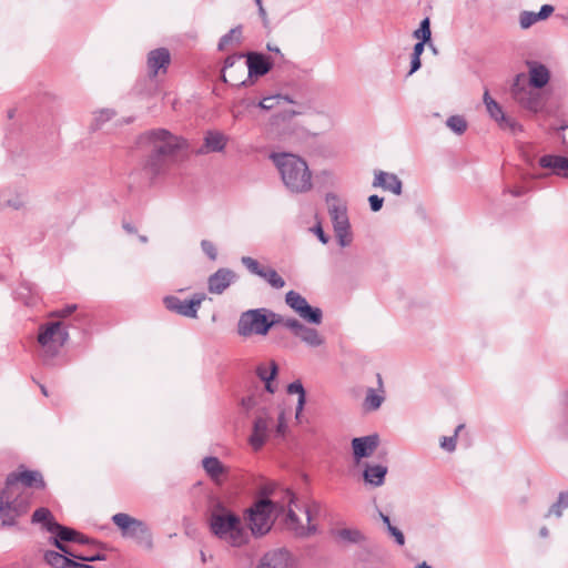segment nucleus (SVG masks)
Here are the masks:
<instances>
[{"label": "nucleus", "mask_w": 568, "mask_h": 568, "mask_svg": "<svg viewBox=\"0 0 568 568\" xmlns=\"http://www.w3.org/2000/svg\"><path fill=\"white\" fill-rule=\"evenodd\" d=\"M241 406L245 415L253 418L248 444L255 452L262 449L271 436L285 438L288 430L285 412L281 410L275 422L272 402L263 393L243 397Z\"/></svg>", "instance_id": "f257e3e1"}, {"label": "nucleus", "mask_w": 568, "mask_h": 568, "mask_svg": "<svg viewBox=\"0 0 568 568\" xmlns=\"http://www.w3.org/2000/svg\"><path fill=\"white\" fill-rule=\"evenodd\" d=\"M209 528L214 537L234 548L246 545L250 539L241 517L217 498L211 501Z\"/></svg>", "instance_id": "f03ea898"}, {"label": "nucleus", "mask_w": 568, "mask_h": 568, "mask_svg": "<svg viewBox=\"0 0 568 568\" xmlns=\"http://www.w3.org/2000/svg\"><path fill=\"white\" fill-rule=\"evenodd\" d=\"M270 159L276 166L285 187L296 194L312 190V172L306 161L293 153H271Z\"/></svg>", "instance_id": "7ed1b4c3"}, {"label": "nucleus", "mask_w": 568, "mask_h": 568, "mask_svg": "<svg viewBox=\"0 0 568 568\" xmlns=\"http://www.w3.org/2000/svg\"><path fill=\"white\" fill-rule=\"evenodd\" d=\"M31 494L24 488H14L12 483H6L0 493V518L3 527L17 524L19 517L30 508Z\"/></svg>", "instance_id": "20e7f679"}, {"label": "nucleus", "mask_w": 568, "mask_h": 568, "mask_svg": "<svg viewBox=\"0 0 568 568\" xmlns=\"http://www.w3.org/2000/svg\"><path fill=\"white\" fill-rule=\"evenodd\" d=\"M150 148L174 161L179 151L186 148L185 141L165 129L151 130L141 136Z\"/></svg>", "instance_id": "39448f33"}, {"label": "nucleus", "mask_w": 568, "mask_h": 568, "mask_svg": "<svg viewBox=\"0 0 568 568\" xmlns=\"http://www.w3.org/2000/svg\"><path fill=\"white\" fill-rule=\"evenodd\" d=\"M112 521L121 530L124 538L135 539L139 545L148 549L152 548V534L144 521L131 517L125 513L113 515Z\"/></svg>", "instance_id": "423d86ee"}, {"label": "nucleus", "mask_w": 568, "mask_h": 568, "mask_svg": "<svg viewBox=\"0 0 568 568\" xmlns=\"http://www.w3.org/2000/svg\"><path fill=\"white\" fill-rule=\"evenodd\" d=\"M69 333L62 329L61 322H50L39 328L38 342L43 347V361L47 363L59 352V348L68 341Z\"/></svg>", "instance_id": "0eeeda50"}, {"label": "nucleus", "mask_w": 568, "mask_h": 568, "mask_svg": "<svg viewBox=\"0 0 568 568\" xmlns=\"http://www.w3.org/2000/svg\"><path fill=\"white\" fill-rule=\"evenodd\" d=\"M268 331L267 308L260 307L248 310L241 314L237 322V334L240 336L266 335Z\"/></svg>", "instance_id": "6e6552de"}, {"label": "nucleus", "mask_w": 568, "mask_h": 568, "mask_svg": "<svg viewBox=\"0 0 568 568\" xmlns=\"http://www.w3.org/2000/svg\"><path fill=\"white\" fill-rule=\"evenodd\" d=\"M273 510L274 504L266 498L257 500L247 509V521L253 535L263 536L271 529Z\"/></svg>", "instance_id": "1a4fd4ad"}, {"label": "nucleus", "mask_w": 568, "mask_h": 568, "mask_svg": "<svg viewBox=\"0 0 568 568\" xmlns=\"http://www.w3.org/2000/svg\"><path fill=\"white\" fill-rule=\"evenodd\" d=\"M526 83L525 73H519L515 77L514 83L510 89L513 99L521 106L530 111H537L540 108V95L529 88Z\"/></svg>", "instance_id": "9d476101"}, {"label": "nucleus", "mask_w": 568, "mask_h": 568, "mask_svg": "<svg viewBox=\"0 0 568 568\" xmlns=\"http://www.w3.org/2000/svg\"><path fill=\"white\" fill-rule=\"evenodd\" d=\"M294 503H295V497L292 493H290V509L287 511V516H286V520H285L287 529L293 531L298 537H308V536L315 534L317 531V527L315 525H312L311 521H312L313 513L320 511V504L313 503L312 507L305 509L307 526H304L301 524L296 513L291 507V505Z\"/></svg>", "instance_id": "9b49d317"}, {"label": "nucleus", "mask_w": 568, "mask_h": 568, "mask_svg": "<svg viewBox=\"0 0 568 568\" xmlns=\"http://www.w3.org/2000/svg\"><path fill=\"white\" fill-rule=\"evenodd\" d=\"M204 300L205 294L196 293L189 301L181 300L173 295L165 296L163 303L165 307L171 312H174L184 317L196 318L199 308L201 307V304Z\"/></svg>", "instance_id": "f8f14e48"}, {"label": "nucleus", "mask_w": 568, "mask_h": 568, "mask_svg": "<svg viewBox=\"0 0 568 568\" xmlns=\"http://www.w3.org/2000/svg\"><path fill=\"white\" fill-rule=\"evenodd\" d=\"M241 262L251 274L263 278L273 288L281 290L285 286L284 278L277 273L275 268L271 266H262L255 258L251 256H243Z\"/></svg>", "instance_id": "ddd939ff"}, {"label": "nucleus", "mask_w": 568, "mask_h": 568, "mask_svg": "<svg viewBox=\"0 0 568 568\" xmlns=\"http://www.w3.org/2000/svg\"><path fill=\"white\" fill-rule=\"evenodd\" d=\"M48 531L53 534V536L49 538V542L51 545H53L57 549L71 557L74 556L70 548L64 545V542L74 541L79 536V531L70 527L63 526L58 521L50 523Z\"/></svg>", "instance_id": "4468645a"}, {"label": "nucleus", "mask_w": 568, "mask_h": 568, "mask_svg": "<svg viewBox=\"0 0 568 568\" xmlns=\"http://www.w3.org/2000/svg\"><path fill=\"white\" fill-rule=\"evenodd\" d=\"M243 54L229 55L224 61L222 80L231 85H246V80H242L245 74V65L241 63Z\"/></svg>", "instance_id": "2eb2a0df"}, {"label": "nucleus", "mask_w": 568, "mask_h": 568, "mask_svg": "<svg viewBox=\"0 0 568 568\" xmlns=\"http://www.w3.org/2000/svg\"><path fill=\"white\" fill-rule=\"evenodd\" d=\"M484 103L489 115L498 122L501 129H507L513 133L521 130V125L518 122L504 113L501 106L490 97L488 90L484 92Z\"/></svg>", "instance_id": "dca6fc26"}, {"label": "nucleus", "mask_w": 568, "mask_h": 568, "mask_svg": "<svg viewBox=\"0 0 568 568\" xmlns=\"http://www.w3.org/2000/svg\"><path fill=\"white\" fill-rule=\"evenodd\" d=\"M236 280V273L231 268H219L207 278V290L212 294L224 293Z\"/></svg>", "instance_id": "f3484780"}, {"label": "nucleus", "mask_w": 568, "mask_h": 568, "mask_svg": "<svg viewBox=\"0 0 568 568\" xmlns=\"http://www.w3.org/2000/svg\"><path fill=\"white\" fill-rule=\"evenodd\" d=\"M6 483H12L14 488L37 487L44 488L45 484L42 475L36 470H23L20 473H11L8 475Z\"/></svg>", "instance_id": "a211bd4d"}, {"label": "nucleus", "mask_w": 568, "mask_h": 568, "mask_svg": "<svg viewBox=\"0 0 568 568\" xmlns=\"http://www.w3.org/2000/svg\"><path fill=\"white\" fill-rule=\"evenodd\" d=\"M379 444L378 435H368L363 437H355L352 440L353 455L356 463L361 459L371 457Z\"/></svg>", "instance_id": "6ab92c4d"}, {"label": "nucleus", "mask_w": 568, "mask_h": 568, "mask_svg": "<svg viewBox=\"0 0 568 568\" xmlns=\"http://www.w3.org/2000/svg\"><path fill=\"white\" fill-rule=\"evenodd\" d=\"M246 68L247 77H262L265 75L272 69L271 59L258 52H250L246 54Z\"/></svg>", "instance_id": "aec40b11"}, {"label": "nucleus", "mask_w": 568, "mask_h": 568, "mask_svg": "<svg viewBox=\"0 0 568 568\" xmlns=\"http://www.w3.org/2000/svg\"><path fill=\"white\" fill-rule=\"evenodd\" d=\"M170 61L171 55L168 49L159 48L150 51L146 61L150 75L155 77L160 71L165 72Z\"/></svg>", "instance_id": "412c9836"}, {"label": "nucleus", "mask_w": 568, "mask_h": 568, "mask_svg": "<svg viewBox=\"0 0 568 568\" xmlns=\"http://www.w3.org/2000/svg\"><path fill=\"white\" fill-rule=\"evenodd\" d=\"M374 175V187H382L383 190L389 191L395 195L402 194L403 183L396 174L378 170L375 171Z\"/></svg>", "instance_id": "4be33fe9"}, {"label": "nucleus", "mask_w": 568, "mask_h": 568, "mask_svg": "<svg viewBox=\"0 0 568 568\" xmlns=\"http://www.w3.org/2000/svg\"><path fill=\"white\" fill-rule=\"evenodd\" d=\"M388 468L382 464L365 463L363 469V479L371 487H381L385 483Z\"/></svg>", "instance_id": "5701e85b"}, {"label": "nucleus", "mask_w": 568, "mask_h": 568, "mask_svg": "<svg viewBox=\"0 0 568 568\" xmlns=\"http://www.w3.org/2000/svg\"><path fill=\"white\" fill-rule=\"evenodd\" d=\"M290 552L285 549H277L265 554L256 568H288Z\"/></svg>", "instance_id": "b1692460"}, {"label": "nucleus", "mask_w": 568, "mask_h": 568, "mask_svg": "<svg viewBox=\"0 0 568 568\" xmlns=\"http://www.w3.org/2000/svg\"><path fill=\"white\" fill-rule=\"evenodd\" d=\"M527 65L529 68L528 84L535 89L544 88L550 79V73L547 67L534 61H528Z\"/></svg>", "instance_id": "393cba45"}, {"label": "nucleus", "mask_w": 568, "mask_h": 568, "mask_svg": "<svg viewBox=\"0 0 568 568\" xmlns=\"http://www.w3.org/2000/svg\"><path fill=\"white\" fill-rule=\"evenodd\" d=\"M278 372V367L275 361H271L267 363H261L256 367V375L261 381L265 383L266 392L274 394L276 390V386L273 384Z\"/></svg>", "instance_id": "a878e982"}, {"label": "nucleus", "mask_w": 568, "mask_h": 568, "mask_svg": "<svg viewBox=\"0 0 568 568\" xmlns=\"http://www.w3.org/2000/svg\"><path fill=\"white\" fill-rule=\"evenodd\" d=\"M378 390L374 388H367L366 396L363 403V407L367 412L377 410L385 400L383 379L381 374H377Z\"/></svg>", "instance_id": "bb28decb"}, {"label": "nucleus", "mask_w": 568, "mask_h": 568, "mask_svg": "<svg viewBox=\"0 0 568 568\" xmlns=\"http://www.w3.org/2000/svg\"><path fill=\"white\" fill-rule=\"evenodd\" d=\"M169 158L160 154L151 148V152L145 161L144 169L152 175L163 173L172 163Z\"/></svg>", "instance_id": "cd10ccee"}, {"label": "nucleus", "mask_w": 568, "mask_h": 568, "mask_svg": "<svg viewBox=\"0 0 568 568\" xmlns=\"http://www.w3.org/2000/svg\"><path fill=\"white\" fill-rule=\"evenodd\" d=\"M227 138L223 133L219 131H209L205 134L204 144L200 152H221L224 150Z\"/></svg>", "instance_id": "c85d7f7f"}, {"label": "nucleus", "mask_w": 568, "mask_h": 568, "mask_svg": "<svg viewBox=\"0 0 568 568\" xmlns=\"http://www.w3.org/2000/svg\"><path fill=\"white\" fill-rule=\"evenodd\" d=\"M568 158L547 154L539 159V165L544 169H549L551 173L564 178L565 169H567Z\"/></svg>", "instance_id": "c756f323"}, {"label": "nucleus", "mask_w": 568, "mask_h": 568, "mask_svg": "<svg viewBox=\"0 0 568 568\" xmlns=\"http://www.w3.org/2000/svg\"><path fill=\"white\" fill-rule=\"evenodd\" d=\"M70 557L60 550H47L43 556L45 562L53 568H72L73 559Z\"/></svg>", "instance_id": "7c9ffc66"}, {"label": "nucleus", "mask_w": 568, "mask_h": 568, "mask_svg": "<svg viewBox=\"0 0 568 568\" xmlns=\"http://www.w3.org/2000/svg\"><path fill=\"white\" fill-rule=\"evenodd\" d=\"M24 205L23 197L20 193L11 190H3L0 193V211L10 207L13 210H20Z\"/></svg>", "instance_id": "2f4dec72"}, {"label": "nucleus", "mask_w": 568, "mask_h": 568, "mask_svg": "<svg viewBox=\"0 0 568 568\" xmlns=\"http://www.w3.org/2000/svg\"><path fill=\"white\" fill-rule=\"evenodd\" d=\"M202 465L206 474L216 483L220 481V477L225 473V467L216 457H205L202 460Z\"/></svg>", "instance_id": "473e14b6"}, {"label": "nucleus", "mask_w": 568, "mask_h": 568, "mask_svg": "<svg viewBox=\"0 0 568 568\" xmlns=\"http://www.w3.org/2000/svg\"><path fill=\"white\" fill-rule=\"evenodd\" d=\"M302 342L311 347H318L324 344V338L312 327L304 325L296 335Z\"/></svg>", "instance_id": "72a5a7b5"}, {"label": "nucleus", "mask_w": 568, "mask_h": 568, "mask_svg": "<svg viewBox=\"0 0 568 568\" xmlns=\"http://www.w3.org/2000/svg\"><path fill=\"white\" fill-rule=\"evenodd\" d=\"M296 314L310 324L318 325L323 320V312L320 307H313L310 304L296 312Z\"/></svg>", "instance_id": "f704fd0d"}, {"label": "nucleus", "mask_w": 568, "mask_h": 568, "mask_svg": "<svg viewBox=\"0 0 568 568\" xmlns=\"http://www.w3.org/2000/svg\"><path fill=\"white\" fill-rule=\"evenodd\" d=\"M287 393L298 395L297 405H296V416H295L296 419H298L303 412L304 405L306 403V393L303 387V384L300 381H295V382L291 383L287 386Z\"/></svg>", "instance_id": "c9c22d12"}, {"label": "nucleus", "mask_w": 568, "mask_h": 568, "mask_svg": "<svg viewBox=\"0 0 568 568\" xmlns=\"http://www.w3.org/2000/svg\"><path fill=\"white\" fill-rule=\"evenodd\" d=\"M242 38V27L237 26L231 29L226 34H224L217 44L219 50H225L232 44H240Z\"/></svg>", "instance_id": "e433bc0d"}, {"label": "nucleus", "mask_w": 568, "mask_h": 568, "mask_svg": "<svg viewBox=\"0 0 568 568\" xmlns=\"http://www.w3.org/2000/svg\"><path fill=\"white\" fill-rule=\"evenodd\" d=\"M52 521L57 520L54 519L52 513L45 507H40L36 509L31 517L32 524H41L42 528L45 529L47 531L48 527H50V523Z\"/></svg>", "instance_id": "4c0bfd02"}, {"label": "nucleus", "mask_w": 568, "mask_h": 568, "mask_svg": "<svg viewBox=\"0 0 568 568\" xmlns=\"http://www.w3.org/2000/svg\"><path fill=\"white\" fill-rule=\"evenodd\" d=\"M326 203L328 206V214L331 216V220L337 217V215H343L347 213L346 205L343 204L335 194H327Z\"/></svg>", "instance_id": "58836bf2"}, {"label": "nucleus", "mask_w": 568, "mask_h": 568, "mask_svg": "<svg viewBox=\"0 0 568 568\" xmlns=\"http://www.w3.org/2000/svg\"><path fill=\"white\" fill-rule=\"evenodd\" d=\"M282 103H293V101L287 95L275 94L263 98L257 103V106H260L263 110H272L275 106L281 105Z\"/></svg>", "instance_id": "ea45409f"}, {"label": "nucleus", "mask_w": 568, "mask_h": 568, "mask_svg": "<svg viewBox=\"0 0 568 568\" xmlns=\"http://www.w3.org/2000/svg\"><path fill=\"white\" fill-rule=\"evenodd\" d=\"M337 536L347 542L359 544L366 540V537L358 529L343 528L337 531Z\"/></svg>", "instance_id": "a19ab883"}, {"label": "nucleus", "mask_w": 568, "mask_h": 568, "mask_svg": "<svg viewBox=\"0 0 568 568\" xmlns=\"http://www.w3.org/2000/svg\"><path fill=\"white\" fill-rule=\"evenodd\" d=\"M285 302L295 313L308 304L306 298L295 291L286 293Z\"/></svg>", "instance_id": "79ce46f5"}, {"label": "nucleus", "mask_w": 568, "mask_h": 568, "mask_svg": "<svg viewBox=\"0 0 568 568\" xmlns=\"http://www.w3.org/2000/svg\"><path fill=\"white\" fill-rule=\"evenodd\" d=\"M413 37L422 42H429L432 39L430 20L428 17L422 20L419 28L413 32Z\"/></svg>", "instance_id": "37998d69"}, {"label": "nucleus", "mask_w": 568, "mask_h": 568, "mask_svg": "<svg viewBox=\"0 0 568 568\" xmlns=\"http://www.w3.org/2000/svg\"><path fill=\"white\" fill-rule=\"evenodd\" d=\"M446 125L456 134H463L467 129V122L462 115L449 116Z\"/></svg>", "instance_id": "c03bdc74"}, {"label": "nucleus", "mask_w": 568, "mask_h": 568, "mask_svg": "<svg viewBox=\"0 0 568 568\" xmlns=\"http://www.w3.org/2000/svg\"><path fill=\"white\" fill-rule=\"evenodd\" d=\"M568 507V493H561L558 497L557 503H555L548 513L546 514V517H549L551 515L556 517H560L562 515V510Z\"/></svg>", "instance_id": "a18cd8bd"}, {"label": "nucleus", "mask_w": 568, "mask_h": 568, "mask_svg": "<svg viewBox=\"0 0 568 568\" xmlns=\"http://www.w3.org/2000/svg\"><path fill=\"white\" fill-rule=\"evenodd\" d=\"M464 428V425L460 424L456 427L455 434L453 436L443 437L440 439V447L447 452H454L456 448V440L458 433Z\"/></svg>", "instance_id": "49530a36"}, {"label": "nucleus", "mask_w": 568, "mask_h": 568, "mask_svg": "<svg viewBox=\"0 0 568 568\" xmlns=\"http://www.w3.org/2000/svg\"><path fill=\"white\" fill-rule=\"evenodd\" d=\"M336 241L341 247L351 245L353 241V234L351 229L334 230Z\"/></svg>", "instance_id": "de8ad7c7"}, {"label": "nucleus", "mask_w": 568, "mask_h": 568, "mask_svg": "<svg viewBox=\"0 0 568 568\" xmlns=\"http://www.w3.org/2000/svg\"><path fill=\"white\" fill-rule=\"evenodd\" d=\"M538 20L536 12L523 11L519 17V24L523 29H528L535 24Z\"/></svg>", "instance_id": "09e8293b"}, {"label": "nucleus", "mask_w": 568, "mask_h": 568, "mask_svg": "<svg viewBox=\"0 0 568 568\" xmlns=\"http://www.w3.org/2000/svg\"><path fill=\"white\" fill-rule=\"evenodd\" d=\"M201 248L211 261H215L217 257V250L215 245L209 240H202Z\"/></svg>", "instance_id": "8fccbe9b"}, {"label": "nucleus", "mask_w": 568, "mask_h": 568, "mask_svg": "<svg viewBox=\"0 0 568 568\" xmlns=\"http://www.w3.org/2000/svg\"><path fill=\"white\" fill-rule=\"evenodd\" d=\"M78 308L77 304H70L50 313V317L65 318Z\"/></svg>", "instance_id": "3c124183"}, {"label": "nucleus", "mask_w": 568, "mask_h": 568, "mask_svg": "<svg viewBox=\"0 0 568 568\" xmlns=\"http://www.w3.org/2000/svg\"><path fill=\"white\" fill-rule=\"evenodd\" d=\"M332 223L334 230L351 229L347 213L337 215V217L332 220Z\"/></svg>", "instance_id": "603ef678"}, {"label": "nucleus", "mask_w": 568, "mask_h": 568, "mask_svg": "<svg viewBox=\"0 0 568 568\" xmlns=\"http://www.w3.org/2000/svg\"><path fill=\"white\" fill-rule=\"evenodd\" d=\"M283 325L288 328L294 334V336H296L304 326V324L296 318H286L283 321Z\"/></svg>", "instance_id": "864d4df0"}, {"label": "nucleus", "mask_w": 568, "mask_h": 568, "mask_svg": "<svg viewBox=\"0 0 568 568\" xmlns=\"http://www.w3.org/2000/svg\"><path fill=\"white\" fill-rule=\"evenodd\" d=\"M310 231L314 233L323 244H327L329 236L325 234L322 224L318 222L315 226L311 227Z\"/></svg>", "instance_id": "5fc2aeb1"}, {"label": "nucleus", "mask_w": 568, "mask_h": 568, "mask_svg": "<svg viewBox=\"0 0 568 568\" xmlns=\"http://www.w3.org/2000/svg\"><path fill=\"white\" fill-rule=\"evenodd\" d=\"M387 531L392 537H394L397 545L403 546L405 544V536L397 527L389 526Z\"/></svg>", "instance_id": "6e6d98bb"}, {"label": "nucleus", "mask_w": 568, "mask_h": 568, "mask_svg": "<svg viewBox=\"0 0 568 568\" xmlns=\"http://www.w3.org/2000/svg\"><path fill=\"white\" fill-rule=\"evenodd\" d=\"M285 320L286 318H284L282 315L274 313L273 311L267 308V323L270 324V329L277 324L283 325V321Z\"/></svg>", "instance_id": "4d7b16f0"}, {"label": "nucleus", "mask_w": 568, "mask_h": 568, "mask_svg": "<svg viewBox=\"0 0 568 568\" xmlns=\"http://www.w3.org/2000/svg\"><path fill=\"white\" fill-rule=\"evenodd\" d=\"M73 558L75 559H79L81 561H84V562H92V561H98V560H104L105 559V555L103 554H94V555H75L72 556Z\"/></svg>", "instance_id": "13d9d810"}, {"label": "nucleus", "mask_w": 568, "mask_h": 568, "mask_svg": "<svg viewBox=\"0 0 568 568\" xmlns=\"http://www.w3.org/2000/svg\"><path fill=\"white\" fill-rule=\"evenodd\" d=\"M368 203L373 212H378L383 206L384 199L376 194H373L368 197Z\"/></svg>", "instance_id": "bf43d9fd"}, {"label": "nucleus", "mask_w": 568, "mask_h": 568, "mask_svg": "<svg viewBox=\"0 0 568 568\" xmlns=\"http://www.w3.org/2000/svg\"><path fill=\"white\" fill-rule=\"evenodd\" d=\"M254 2L256 3L257 6V9H258V16L260 18L262 19V22H263V26L265 28L268 27V17H267V13H266V10L264 9L263 7V1L262 0H254Z\"/></svg>", "instance_id": "052dcab7"}, {"label": "nucleus", "mask_w": 568, "mask_h": 568, "mask_svg": "<svg viewBox=\"0 0 568 568\" xmlns=\"http://www.w3.org/2000/svg\"><path fill=\"white\" fill-rule=\"evenodd\" d=\"M554 7L550 6V4H544L541 6L539 12L536 13L538 20H545L547 19L552 12H554Z\"/></svg>", "instance_id": "680f3d73"}, {"label": "nucleus", "mask_w": 568, "mask_h": 568, "mask_svg": "<svg viewBox=\"0 0 568 568\" xmlns=\"http://www.w3.org/2000/svg\"><path fill=\"white\" fill-rule=\"evenodd\" d=\"M113 115H114L113 111L102 110L99 112L95 120H97V122H105V121H109L110 119H112Z\"/></svg>", "instance_id": "e2e57ef3"}, {"label": "nucleus", "mask_w": 568, "mask_h": 568, "mask_svg": "<svg viewBox=\"0 0 568 568\" xmlns=\"http://www.w3.org/2000/svg\"><path fill=\"white\" fill-rule=\"evenodd\" d=\"M425 44L426 43L422 42V41H418L417 43H415L412 55L420 58V55L424 52Z\"/></svg>", "instance_id": "0e129e2a"}, {"label": "nucleus", "mask_w": 568, "mask_h": 568, "mask_svg": "<svg viewBox=\"0 0 568 568\" xmlns=\"http://www.w3.org/2000/svg\"><path fill=\"white\" fill-rule=\"evenodd\" d=\"M420 58L412 55L409 74L416 72L420 68Z\"/></svg>", "instance_id": "69168bd1"}, {"label": "nucleus", "mask_w": 568, "mask_h": 568, "mask_svg": "<svg viewBox=\"0 0 568 568\" xmlns=\"http://www.w3.org/2000/svg\"><path fill=\"white\" fill-rule=\"evenodd\" d=\"M509 192L511 193L513 196H521L526 193V190L521 186H517V187H514L511 190H509Z\"/></svg>", "instance_id": "338daca9"}, {"label": "nucleus", "mask_w": 568, "mask_h": 568, "mask_svg": "<svg viewBox=\"0 0 568 568\" xmlns=\"http://www.w3.org/2000/svg\"><path fill=\"white\" fill-rule=\"evenodd\" d=\"M71 566H72V568H94L91 565L84 564V561L83 562H78L75 560H73V564Z\"/></svg>", "instance_id": "774afa93"}]
</instances>
